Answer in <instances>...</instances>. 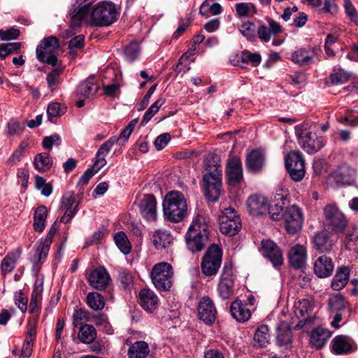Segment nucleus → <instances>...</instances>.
I'll return each mask as SVG.
<instances>
[{"label":"nucleus","instance_id":"25","mask_svg":"<svg viewBox=\"0 0 358 358\" xmlns=\"http://www.w3.org/2000/svg\"><path fill=\"white\" fill-rule=\"evenodd\" d=\"M331 336V332L329 329L319 327L312 331L310 342L315 348L321 349Z\"/></svg>","mask_w":358,"mask_h":358},{"label":"nucleus","instance_id":"46","mask_svg":"<svg viewBox=\"0 0 358 358\" xmlns=\"http://www.w3.org/2000/svg\"><path fill=\"white\" fill-rule=\"evenodd\" d=\"M235 10L238 17H245L257 13V8L252 3H238L235 5Z\"/></svg>","mask_w":358,"mask_h":358},{"label":"nucleus","instance_id":"20","mask_svg":"<svg viewBox=\"0 0 358 358\" xmlns=\"http://www.w3.org/2000/svg\"><path fill=\"white\" fill-rule=\"evenodd\" d=\"M334 269V264L331 258L327 255L317 257L313 264L314 273L320 278L329 277Z\"/></svg>","mask_w":358,"mask_h":358},{"label":"nucleus","instance_id":"22","mask_svg":"<svg viewBox=\"0 0 358 358\" xmlns=\"http://www.w3.org/2000/svg\"><path fill=\"white\" fill-rule=\"evenodd\" d=\"M316 52L314 49L301 48L292 52L290 60L301 66L314 63Z\"/></svg>","mask_w":358,"mask_h":358},{"label":"nucleus","instance_id":"52","mask_svg":"<svg viewBox=\"0 0 358 358\" xmlns=\"http://www.w3.org/2000/svg\"><path fill=\"white\" fill-rule=\"evenodd\" d=\"M115 243L120 250L124 255H127L131 252V244L126 236L122 231H119L114 236Z\"/></svg>","mask_w":358,"mask_h":358},{"label":"nucleus","instance_id":"11","mask_svg":"<svg viewBox=\"0 0 358 358\" xmlns=\"http://www.w3.org/2000/svg\"><path fill=\"white\" fill-rule=\"evenodd\" d=\"M285 167L291 178L301 180L305 176V161L299 151H292L285 158Z\"/></svg>","mask_w":358,"mask_h":358},{"label":"nucleus","instance_id":"14","mask_svg":"<svg viewBox=\"0 0 358 358\" xmlns=\"http://www.w3.org/2000/svg\"><path fill=\"white\" fill-rule=\"evenodd\" d=\"M138 208L141 216L147 221L157 220V201L152 194H145L139 201Z\"/></svg>","mask_w":358,"mask_h":358},{"label":"nucleus","instance_id":"44","mask_svg":"<svg viewBox=\"0 0 358 358\" xmlns=\"http://www.w3.org/2000/svg\"><path fill=\"white\" fill-rule=\"evenodd\" d=\"M295 315L298 318L301 317L302 320L306 322L309 317V314L313 310V305L308 299H302L299 301L297 306H295Z\"/></svg>","mask_w":358,"mask_h":358},{"label":"nucleus","instance_id":"54","mask_svg":"<svg viewBox=\"0 0 358 358\" xmlns=\"http://www.w3.org/2000/svg\"><path fill=\"white\" fill-rule=\"evenodd\" d=\"M164 102L165 100L163 98H160L155 101V103H153L145 113L141 124L143 125L146 124L149 120L158 112Z\"/></svg>","mask_w":358,"mask_h":358},{"label":"nucleus","instance_id":"41","mask_svg":"<svg viewBox=\"0 0 358 358\" xmlns=\"http://www.w3.org/2000/svg\"><path fill=\"white\" fill-rule=\"evenodd\" d=\"M48 216V209L44 206H38L34 217V229L36 231L41 232L44 230Z\"/></svg>","mask_w":358,"mask_h":358},{"label":"nucleus","instance_id":"18","mask_svg":"<svg viewBox=\"0 0 358 358\" xmlns=\"http://www.w3.org/2000/svg\"><path fill=\"white\" fill-rule=\"evenodd\" d=\"M246 205L250 213L254 216L264 215L268 209L267 199L261 194H253L249 196Z\"/></svg>","mask_w":358,"mask_h":358},{"label":"nucleus","instance_id":"45","mask_svg":"<svg viewBox=\"0 0 358 358\" xmlns=\"http://www.w3.org/2000/svg\"><path fill=\"white\" fill-rule=\"evenodd\" d=\"M268 326L264 324L260 325L254 335L255 345L259 348H264L268 343Z\"/></svg>","mask_w":358,"mask_h":358},{"label":"nucleus","instance_id":"43","mask_svg":"<svg viewBox=\"0 0 358 358\" xmlns=\"http://www.w3.org/2000/svg\"><path fill=\"white\" fill-rule=\"evenodd\" d=\"M98 91V86L93 79H87L82 82L78 87L77 93L84 97L93 95Z\"/></svg>","mask_w":358,"mask_h":358},{"label":"nucleus","instance_id":"15","mask_svg":"<svg viewBox=\"0 0 358 358\" xmlns=\"http://www.w3.org/2000/svg\"><path fill=\"white\" fill-rule=\"evenodd\" d=\"M199 318L207 324H212L216 318L217 310L213 300L208 297H203L197 307Z\"/></svg>","mask_w":358,"mask_h":358},{"label":"nucleus","instance_id":"8","mask_svg":"<svg viewBox=\"0 0 358 358\" xmlns=\"http://www.w3.org/2000/svg\"><path fill=\"white\" fill-rule=\"evenodd\" d=\"M222 251L215 244L211 245L206 250L201 262V270L206 276L215 275L222 263Z\"/></svg>","mask_w":358,"mask_h":358},{"label":"nucleus","instance_id":"21","mask_svg":"<svg viewBox=\"0 0 358 358\" xmlns=\"http://www.w3.org/2000/svg\"><path fill=\"white\" fill-rule=\"evenodd\" d=\"M208 239V235L201 232H195L194 230L188 229L185 240L188 249L192 252L202 250Z\"/></svg>","mask_w":358,"mask_h":358},{"label":"nucleus","instance_id":"7","mask_svg":"<svg viewBox=\"0 0 358 358\" xmlns=\"http://www.w3.org/2000/svg\"><path fill=\"white\" fill-rule=\"evenodd\" d=\"M219 226L222 234L233 236L238 233L242 223L236 210L229 207L224 208L219 216Z\"/></svg>","mask_w":358,"mask_h":358},{"label":"nucleus","instance_id":"6","mask_svg":"<svg viewBox=\"0 0 358 358\" xmlns=\"http://www.w3.org/2000/svg\"><path fill=\"white\" fill-rule=\"evenodd\" d=\"M222 171L220 164L215 166L213 171L205 174L203 178L205 196L210 201H216L222 192Z\"/></svg>","mask_w":358,"mask_h":358},{"label":"nucleus","instance_id":"17","mask_svg":"<svg viewBox=\"0 0 358 358\" xmlns=\"http://www.w3.org/2000/svg\"><path fill=\"white\" fill-rule=\"evenodd\" d=\"M87 280L93 288L103 290L108 285L110 277L104 267H99L90 272Z\"/></svg>","mask_w":358,"mask_h":358},{"label":"nucleus","instance_id":"32","mask_svg":"<svg viewBox=\"0 0 358 358\" xmlns=\"http://www.w3.org/2000/svg\"><path fill=\"white\" fill-rule=\"evenodd\" d=\"M350 269L348 266H341L336 271L331 281V287L334 290H341L347 285L350 277Z\"/></svg>","mask_w":358,"mask_h":358},{"label":"nucleus","instance_id":"58","mask_svg":"<svg viewBox=\"0 0 358 358\" xmlns=\"http://www.w3.org/2000/svg\"><path fill=\"white\" fill-rule=\"evenodd\" d=\"M6 129L8 136H17L23 131L24 127L15 119H10L6 124Z\"/></svg>","mask_w":358,"mask_h":358},{"label":"nucleus","instance_id":"28","mask_svg":"<svg viewBox=\"0 0 358 358\" xmlns=\"http://www.w3.org/2000/svg\"><path fill=\"white\" fill-rule=\"evenodd\" d=\"M173 241V238L166 229H157L152 234V243L157 250L168 248Z\"/></svg>","mask_w":358,"mask_h":358},{"label":"nucleus","instance_id":"12","mask_svg":"<svg viewBox=\"0 0 358 358\" xmlns=\"http://www.w3.org/2000/svg\"><path fill=\"white\" fill-rule=\"evenodd\" d=\"M235 275L231 265H224L217 286V291L222 299H229L234 294Z\"/></svg>","mask_w":358,"mask_h":358},{"label":"nucleus","instance_id":"3","mask_svg":"<svg viewBox=\"0 0 358 358\" xmlns=\"http://www.w3.org/2000/svg\"><path fill=\"white\" fill-rule=\"evenodd\" d=\"M163 213L165 219L170 222L182 221L187 215V205L183 194L178 191L167 193L163 201Z\"/></svg>","mask_w":358,"mask_h":358},{"label":"nucleus","instance_id":"49","mask_svg":"<svg viewBox=\"0 0 358 358\" xmlns=\"http://www.w3.org/2000/svg\"><path fill=\"white\" fill-rule=\"evenodd\" d=\"M87 305L94 310H102L105 306L103 297L97 292H90L87 296Z\"/></svg>","mask_w":358,"mask_h":358},{"label":"nucleus","instance_id":"24","mask_svg":"<svg viewBox=\"0 0 358 358\" xmlns=\"http://www.w3.org/2000/svg\"><path fill=\"white\" fill-rule=\"evenodd\" d=\"M306 248L299 244L292 246L289 252V261L295 268H301L306 263Z\"/></svg>","mask_w":358,"mask_h":358},{"label":"nucleus","instance_id":"34","mask_svg":"<svg viewBox=\"0 0 358 358\" xmlns=\"http://www.w3.org/2000/svg\"><path fill=\"white\" fill-rule=\"evenodd\" d=\"M276 340L279 345H286L291 343L292 333L289 324L286 322H280L276 327Z\"/></svg>","mask_w":358,"mask_h":358},{"label":"nucleus","instance_id":"47","mask_svg":"<svg viewBox=\"0 0 358 358\" xmlns=\"http://www.w3.org/2000/svg\"><path fill=\"white\" fill-rule=\"evenodd\" d=\"M95 328L90 324L82 325L78 334L79 339L84 343H90L96 338Z\"/></svg>","mask_w":358,"mask_h":358},{"label":"nucleus","instance_id":"59","mask_svg":"<svg viewBox=\"0 0 358 358\" xmlns=\"http://www.w3.org/2000/svg\"><path fill=\"white\" fill-rule=\"evenodd\" d=\"M14 301L15 305L22 313L27 311L28 298L22 290H19L15 293Z\"/></svg>","mask_w":358,"mask_h":358},{"label":"nucleus","instance_id":"50","mask_svg":"<svg viewBox=\"0 0 358 358\" xmlns=\"http://www.w3.org/2000/svg\"><path fill=\"white\" fill-rule=\"evenodd\" d=\"M63 68L57 66L54 68L51 72L48 73L46 76L48 88L51 91H54L57 85L60 83V75L62 73Z\"/></svg>","mask_w":358,"mask_h":358},{"label":"nucleus","instance_id":"2","mask_svg":"<svg viewBox=\"0 0 358 358\" xmlns=\"http://www.w3.org/2000/svg\"><path fill=\"white\" fill-rule=\"evenodd\" d=\"M316 124L305 122L295 127V134L300 147L308 154H315L326 143L322 136L316 134Z\"/></svg>","mask_w":358,"mask_h":358},{"label":"nucleus","instance_id":"29","mask_svg":"<svg viewBox=\"0 0 358 358\" xmlns=\"http://www.w3.org/2000/svg\"><path fill=\"white\" fill-rule=\"evenodd\" d=\"M230 310L233 317L240 322L247 321L251 316V313L248 305L243 303L238 300L231 303Z\"/></svg>","mask_w":358,"mask_h":358},{"label":"nucleus","instance_id":"51","mask_svg":"<svg viewBox=\"0 0 358 358\" xmlns=\"http://www.w3.org/2000/svg\"><path fill=\"white\" fill-rule=\"evenodd\" d=\"M280 201H278L276 203L272 206L268 205V211L271 218L273 220L277 221L280 220L281 218H283V206H285L284 201L286 200V196H282L280 198Z\"/></svg>","mask_w":358,"mask_h":358},{"label":"nucleus","instance_id":"36","mask_svg":"<svg viewBox=\"0 0 358 358\" xmlns=\"http://www.w3.org/2000/svg\"><path fill=\"white\" fill-rule=\"evenodd\" d=\"M237 62L239 65H243L250 63L252 66L256 67L259 65L262 62V57L258 52H252L248 50L242 51L237 55Z\"/></svg>","mask_w":358,"mask_h":358},{"label":"nucleus","instance_id":"13","mask_svg":"<svg viewBox=\"0 0 358 358\" xmlns=\"http://www.w3.org/2000/svg\"><path fill=\"white\" fill-rule=\"evenodd\" d=\"M265 20L268 25L262 24L257 29V37L263 43L270 41L272 36L280 34L283 31V28L280 23L273 19L266 17Z\"/></svg>","mask_w":358,"mask_h":358},{"label":"nucleus","instance_id":"61","mask_svg":"<svg viewBox=\"0 0 358 358\" xmlns=\"http://www.w3.org/2000/svg\"><path fill=\"white\" fill-rule=\"evenodd\" d=\"M61 144V138L59 134H55L43 138L42 141L43 147L50 150L53 145H59Z\"/></svg>","mask_w":358,"mask_h":358},{"label":"nucleus","instance_id":"23","mask_svg":"<svg viewBox=\"0 0 358 358\" xmlns=\"http://www.w3.org/2000/svg\"><path fill=\"white\" fill-rule=\"evenodd\" d=\"M141 307L148 313L154 312L159 306V299L150 289H142L138 294Z\"/></svg>","mask_w":358,"mask_h":358},{"label":"nucleus","instance_id":"56","mask_svg":"<svg viewBox=\"0 0 358 358\" xmlns=\"http://www.w3.org/2000/svg\"><path fill=\"white\" fill-rule=\"evenodd\" d=\"M66 112V108L62 107L57 102H53L48 105L47 108V115L50 122H53V118L64 115Z\"/></svg>","mask_w":358,"mask_h":358},{"label":"nucleus","instance_id":"62","mask_svg":"<svg viewBox=\"0 0 358 358\" xmlns=\"http://www.w3.org/2000/svg\"><path fill=\"white\" fill-rule=\"evenodd\" d=\"M349 74L343 71H338L330 76V80L333 85H342L349 80Z\"/></svg>","mask_w":358,"mask_h":358},{"label":"nucleus","instance_id":"1","mask_svg":"<svg viewBox=\"0 0 358 358\" xmlns=\"http://www.w3.org/2000/svg\"><path fill=\"white\" fill-rule=\"evenodd\" d=\"M70 28L76 29L83 23L99 27H108L117 20V10L114 3L103 1L94 5L87 3L82 6H73L70 10Z\"/></svg>","mask_w":358,"mask_h":358},{"label":"nucleus","instance_id":"9","mask_svg":"<svg viewBox=\"0 0 358 358\" xmlns=\"http://www.w3.org/2000/svg\"><path fill=\"white\" fill-rule=\"evenodd\" d=\"M285 228L287 233L294 234L299 231L303 225L304 214L302 208L296 204L285 208L283 212Z\"/></svg>","mask_w":358,"mask_h":358},{"label":"nucleus","instance_id":"42","mask_svg":"<svg viewBox=\"0 0 358 358\" xmlns=\"http://www.w3.org/2000/svg\"><path fill=\"white\" fill-rule=\"evenodd\" d=\"M348 303L344 297L339 293L331 295L329 299V313L345 312Z\"/></svg>","mask_w":358,"mask_h":358},{"label":"nucleus","instance_id":"55","mask_svg":"<svg viewBox=\"0 0 358 358\" xmlns=\"http://www.w3.org/2000/svg\"><path fill=\"white\" fill-rule=\"evenodd\" d=\"M140 54L139 44L135 41L130 43L124 49V57L129 62L135 61Z\"/></svg>","mask_w":358,"mask_h":358},{"label":"nucleus","instance_id":"19","mask_svg":"<svg viewBox=\"0 0 358 358\" xmlns=\"http://www.w3.org/2000/svg\"><path fill=\"white\" fill-rule=\"evenodd\" d=\"M226 174L230 185H236L243 180V169L240 159L234 157L229 160Z\"/></svg>","mask_w":358,"mask_h":358},{"label":"nucleus","instance_id":"35","mask_svg":"<svg viewBox=\"0 0 358 358\" xmlns=\"http://www.w3.org/2000/svg\"><path fill=\"white\" fill-rule=\"evenodd\" d=\"M150 349L148 344L145 341H136L131 344L128 350L129 358H147Z\"/></svg>","mask_w":358,"mask_h":358},{"label":"nucleus","instance_id":"38","mask_svg":"<svg viewBox=\"0 0 358 358\" xmlns=\"http://www.w3.org/2000/svg\"><path fill=\"white\" fill-rule=\"evenodd\" d=\"M264 162V154L258 150H252L247 157V166L251 171H257L263 166Z\"/></svg>","mask_w":358,"mask_h":358},{"label":"nucleus","instance_id":"26","mask_svg":"<svg viewBox=\"0 0 358 358\" xmlns=\"http://www.w3.org/2000/svg\"><path fill=\"white\" fill-rule=\"evenodd\" d=\"M117 141L118 138L116 136H112L100 146L94 160L97 168H103L106 164V157Z\"/></svg>","mask_w":358,"mask_h":358},{"label":"nucleus","instance_id":"48","mask_svg":"<svg viewBox=\"0 0 358 358\" xmlns=\"http://www.w3.org/2000/svg\"><path fill=\"white\" fill-rule=\"evenodd\" d=\"M210 0H205L200 6L199 13L202 16L208 17V13L210 12L212 15H217L222 12V7L218 3L210 4Z\"/></svg>","mask_w":358,"mask_h":358},{"label":"nucleus","instance_id":"4","mask_svg":"<svg viewBox=\"0 0 358 358\" xmlns=\"http://www.w3.org/2000/svg\"><path fill=\"white\" fill-rule=\"evenodd\" d=\"M150 278L156 289L159 291L169 290L173 280L172 266L164 262L155 264L150 272Z\"/></svg>","mask_w":358,"mask_h":358},{"label":"nucleus","instance_id":"53","mask_svg":"<svg viewBox=\"0 0 358 358\" xmlns=\"http://www.w3.org/2000/svg\"><path fill=\"white\" fill-rule=\"evenodd\" d=\"M239 31L249 41H253L255 38V24L252 21L243 22L239 27Z\"/></svg>","mask_w":358,"mask_h":358},{"label":"nucleus","instance_id":"5","mask_svg":"<svg viewBox=\"0 0 358 358\" xmlns=\"http://www.w3.org/2000/svg\"><path fill=\"white\" fill-rule=\"evenodd\" d=\"M59 47V41L57 37L50 36L44 38L36 50L37 59L41 63L55 66L57 62L56 53Z\"/></svg>","mask_w":358,"mask_h":358},{"label":"nucleus","instance_id":"31","mask_svg":"<svg viewBox=\"0 0 358 358\" xmlns=\"http://www.w3.org/2000/svg\"><path fill=\"white\" fill-rule=\"evenodd\" d=\"M355 171L347 165L340 166L334 173V178L337 183L341 185H351L354 182Z\"/></svg>","mask_w":358,"mask_h":358},{"label":"nucleus","instance_id":"33","mask_svg":"<svg viewBox=\"0 0 358 358\" xmlns=\"http://www.w3.org/2000/svg\"><path fill=\"white\" fill-rule=\"evenodd\" d=\"M333 352L336 355H345L352 351V345L349 339L342 335L337 336L331 341Z\"/></svg>","mask_w":358,"mask_h":358},{"label":"nucleus","instance_id":"37","mask_svg":"<svg viewBox=\"0 0 358 358\" xmlns=\"http://www.w3.org/2000/svg\"><path fill=\"white\" fill-rule=\"evenodd\" d=\"M209 218L202 214L198 213L193 218L192 224L189 227L188 229L194 230L195 232H201L208 235V227H209Z\"/></svg>","mask_w":358,"mask_h":358},{"label":"nucleus","instance_id":"60","mask_svg":"<svg viewBox=\"0 0 358 358\" xmlns=\"http://www.w3.org/2000/svg\"><path fill=\"white\" fill-rule=\"evenodd\" d=\"M344 8L348 17L358 25V13L350 0H344Z\"/></svg>","mask_w":358,"mask_h":358},{"label":"nucleus","instance_id":"63","mask_svg":"<svg viewBox=\"0 0 358 358\" xmlns=\"http://www.w3.org/2000/svg\"><path fill=\"white\" fill-rule=\"evenodd\" d=\"M101 169V168H97L95 162H94L93 166L91 168L87 169L81 176V177L79 179L78 184L82 185H86L90 181V178Z\"/></svg>","mask_w":358,"mask_h":358},{"label":"nucleus","instance_id":"16","mask_svg":"<svg viewBox=\"0 0 358 358\" xmlns=\"http://www.w3.org/2000/svg\"><path fill=\"white\" fill-rule=\"evenodd\" d=\"M262 252L263 255L271 262L273 266L276 267L282 264L283 257L282 252L273 241L269 239L262 240Z\"/></svg>","mask_w":358,"mask_h":358},{"label":"nucleus","instance_id":"40","mask_svg":"<svg viewBox=\"0 0 358 358\" xmlns=\"http://www.w3.org/2000/svg\"><path fill=\"white\" fill-rule=\"evenodd\" d=\"M55 235L48 233L45 238L41 240L36 248V259L38 262L45 259L49 252L52 238Z\"/></svg>","mask_w":358,"mask_h":358},{"label":"nucleus","instance_id":"57","mask_svg":"<svg viewBox=\"0 0 358 358\" xmlns=\"http://www.w3.org/2000/svg\"><path fill=\"white\" fill-rule=\"evenodd\" d=\"M21 47L18 42L1 43L0 44V59H4L8 55L17 51Z\"/></svg>","mask_w":358,"mask_h":358},{"label":"nucleus","instance_id":"10","mask_svg":"<svg viewBox=\"0 0 358 358\" xmlns=\"http://www.w3.org/2000/svg\"><path fill=\"white\" fill-rule=\"evenodd\" d=\"M327 226L335 234H342L348 224V220L338 208L329 204L324 208Z\"/></svg>","mask_w":358,"mask_h":358},{"label":"nucleus","instance_id":"27","mask_svg":"<svg viewBox=\"0 0 358 358\" xmlns=\"http://www.w3.org/2000/svg\"><path fill=\"white\" fill-rule=\"evenodd\" d=\"M314 248L321 253L329 252L334 245L327 231H322L315 234L313 239Z\"/></svg>","mask_w":358,"mask_h":358},{"label":"nucleus","instance_id":"39","mask_svg":"<svg viewBox=\"0 0 358 358\" xmlns=\"http://www.w3.org/2000/svg\"><path fill=\"white\" fill-rule=\"evenodd\" d=\"M53 161L50 155L47 152L37 154L34 159V168L38 171L43 172L50 170Z\"/></svg>","mask_w":358,"mask_h":358},{"label":"nucleus","instance_id":"30","mask_svg":"<svg viewBox=\"0 0 358 358\" xmlns=\"http://www.w3.org/2000/svg\"><path fill=\"white\" fill-rule=\"evenodd\" d=\"M21 253L22 250L20 248H17L7 254V255L3 259L1 264V269L3 275H6L13 271L17 260L20 257Z\"/></svg>","mask_w":358,"mask_h":358},{"label":"nucleus","instance_id":"64","mask_svg":"<svg viewBox=\"0 0 358 358\" xmlns=\"http://www.w3.org/2000/svg\"><path fill=\"white\" fill-rule=\"evenodd\" d=\"M20 30L12 27L7 30L0 29V38L2 41L16 39L20 36Z\"/></svg>","mask_w":358,"mask_h":358}]
</instances>
